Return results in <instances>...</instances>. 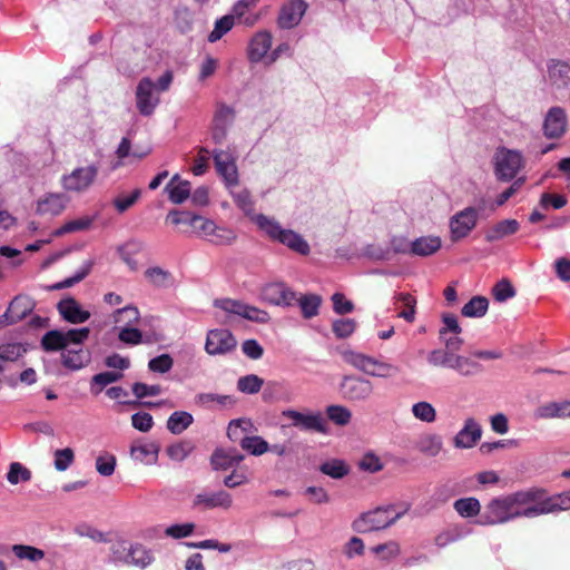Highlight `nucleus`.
<instances>
[{"label": "nucleus", "mask_w": 570, "mask_h": 570, "mask_svg": "<svg viewBox=\"0 0 570 570\" xmlns=\"http://www.w3.org/2000/svg\"><path fill=\"white\" fill-rule=\"evenodd\" d=\"M89 334V327L70 328L68 331L52 330L42 336L41 345L48 352L61 351L63 366L77 371L89 361L88 353L82 347Z\"/></svg>", "instance_id": "obj_1"}, {"label": "nucleus", "mask_w": 570, "mask_h": 570, "mask_svg": "<svg viewBox=\"0 0 570 570\" xmlns=\"http://www.w3.org/2000/svg\"><path fill=\"white\" fill-rule=\"evenodd\" d=\"M533 500L530 492H517L514 494L491 500L482 515L483 524L504 523L519 518V505H525Z\"/></svg>", "instance_id": "obj_2"}, {"label": "nucleus", "mask_w": 570, "mask_h": 570, "mask_svg": "<svg viewBox=\"0 0 570 570\" xmlns=\"http://www.w3.org/2000/svg\"><path fill=\"white\" fill-rule=\"evenodd\" d=\"M254 219L258 227L272 239L286 245L288 248L302 255L308 254L309 245L297 233L291 229L282 228V226L276 220L262 214L257 215Z\"/></svg>", "instance_id": "obj_3"}, {"label": "nucleus", "mask_w": 570, "mask_h": 570, "mask_svg": "<svg viewBox=\"0 0 570 570\" xmlns=\"http://www.w3.org/2000/svg\"><path fill=\"white\" fill-rule=\"evenodd\" d=\"M409 509L410 504H405L402 512L391 515L393 507L389 505L363 513L356 522L358 530L362 532H372L386 529L399 520Z\"/></svg>", "instance_id": "obj_4"}, {"label": "nucleus", "mask_w": 570, "mask_h": 570, "mask_svg": "<svg viewBox=\"0 0 570 570\" xmlns=\"http://www.w3.org/2000/svg\"><path fill=\"white\" fill-rule=\"evenodd\" d=\"M373 392V383L362 376L346 375L340 383V393L350 403H365L372 397Z\"/></svg>", "instance_id": "obj_5"}, {"label": "nucleus", "mask_w": 570, "mask_h": 570, "mask_svg": "<svg viewBox=\"0 0 570 570\" xmlns=\"http://www.w3.org/2000/svg\"><path fill=\"white\" fill-rule=\"evenodd\" d=\"M523 167V157L520 151L499 148L494 155V174L499 180L513 179Z\"/></svg>", "instance_id": "obj_6"}, {"label": "nucleus", "mask_w": 570, "mask_h": 570, "mask_svg": "<svg viewBox=\"0 0 570 570\" xmlns=\"http://www.w3.org/2000/svg\"><path fill=\"white\" fill-rule=\"evenodd\" d=\"M214 305L215 307L224 311L227 315H238L257 323H267L269 321L267 312L255 306L244 304L239 301L230 298L216 299Z\"/></svg>", "instance_id": "obj_7"}, {"label": "nucleus", "mask_w": 570, "mask_h": 570, "mask_svg": "<svg viewBox=\"0 0 570 570\" xmlns=\"http://www.w3.org/2000/svg\"><path fill=\"white\" fill-rule=\"evenodd\" d=\"M479 213L474 207H465L454 214L449 222L452 242L465 238L476 226Z\"/></svg>", "instance_id": "obj_8"}, {"label": "nucleus", "mask_w": 570, "mask_h": 570, "mask_svg": "<svg viewBox=\"0 0 570 570\" xmlns=\"http://www.w3.org/2000/svg\"><path fill=\"white\" fill-rule=\"evenodd\" d=\"M237 340L226 328H215L207 332L205 351L212 356L226 355L236 350Z\"/></svg>", "instance_id": "obj_9"}, {"label": "nucleus", "mask_w": 570, "mask_h": 570, "mask_svg": "<svg viewBox=\"0 0 570 570\" xmlns=\"http://www.w3.org/2000/svg\"><path fill=\"white\" fill-rule=\"evenodd\" d=\"M235 120V109L224 102H218L213 117L210 137L215 144H223Z\"/></svg>", "instance_id": "obj_10"}, {"label": "nucleus", "mask_w": 570, "mask_h": 570, "mask_svg": "<svg viewBox=\"0 0 570 570\" xmlns=\"http://www.w3.org/2000/svg\"><path fill=\"white\" fill-rule=\"evenodd\" d=\"M136 107L142 116H150L154 114L159 104V97L156 95V86L154 81L144 77L136 88Z\"/></svg>", "instance_id": "obj_11"}, {"label": "nucleus", "mask_w": 570, "mask_h": 570, "mask_svg": "<svg viewBox=\"0 0 570 570\" xmlns=\"http://www.w3.org/2000/svg\"><path fill=\"white\" fill-rule=\"evenodd\" d=\"M97 174L98 168L95 165L76 168L62 177V186L68 191H85L94 184Z\"/></svg>", "instance_id": "obj_12"}, {"label": "nucleus", "mask_w": 570, "mask_h": 570, "mask_svg": "<svg viewBox=\"0 0 570 570\" xmlns=\"http://www.w3.org/2000/svg\"><path fill=\"white\" fill-rule=\"evenodd\" d=\"M482 436V428L473 417H465L462 428L453 438V445L460 450L472 449L478 444Z\"/></svg>", "instance_id": "obj_13"}, {"label": "nucleus", "mask_w": 570, "mask_h": 570, "mask_svg": "<svg viewBox=\"0 0 570 570\" xmlns=\"http://www.w3.org/2000/svg\"><path fill=\"white\" fill-rule=\"evenodd\" d=\"M193 507L198 510H228L233 507V498L225 490H218L215 492L204 491L195 495Z\"/></svg>", "instance_id": "obj_14"}, {"label": "nucleus", "mask_w": 570, "mask_h": 570, "mask_svg": "<svg viewBox=\"0 0 570 570\" xmlns=\"http://www.w3.org/2000/svg\"><path fill=\"white\" fill-rule=\"evenodd\" d=\"M282 416L291 420L292 425L296 428L317 432L325 431V422L321 413H304L296 410H285L282 412Z\"/></svg>", "instance_id": "obj_15"}, {"label": "nucleus", "mask_w": 570, "mask_h": 570, "mask_svg": "<svg viewBox=\"0 0 570 570\" xmlns=\"http://www.w3.org/2000/svg\"><path fill=\"white\" fill-rule=\"evenodd\" d=\"M567 129V114L561 107H552L548 110L543 120V134L549 139L563 136Z\"/></svg>", "instance_id": "obj_16"}, {"label": "nucleus", "mask_w": 570, "mask_h": 570, "mask_svg": "<svg viewBox=\"0 0 570 570\" xmlns=\"http://www.w3.org/2000/svg\"><path fill=\"white\" fill-rule=\"evenodd\" d=\"M213 157L215 160L218 174L224 178L228 186H235L238 183L237 168L232 155L226 150H214Z\"/></svg>", "instance_id": "obj_17"}, {"label": "nucleus", "mask_w": 570, "mask_h": 570, "mask_svg": "<svg viewBox=\"0 0 570 570\" xmlns=\"http://www.w3.org/2000/svg\"><path fill=\"white\" fill-rule=\"evenodd\" d=\"M306 11L303 0H291L279 11L277 23L282 29H291L297 26Z\"/></svg>", "instance_id": "obj_18"}, {"label": "nucleus", "mask_w": 570, "mask_h": 570, "mask_svg": "<svg viewBox=\"0 0 570 570\" xmlns=\"http://www.w3.org/2000/svg\"><path fill=\"white\" fill-rule=\"evenodd\" d=\"M262 297L265 302L277 306H289L296 301L295 293L282 283L265 286Z\"/></svg>", "instance_id": "obj_19"}, {"label": "nucleus", "mask_w": 570, "mask_h": 570, "mask_svg": "<svg viewBox=\"0 0 570 570\" xmlns=\"http://www.w3.org/2000/svg\"><path fill=\"white\" fill-rule=\"evenodd\" d=\"M57 307L62 318L71 324H81L90 318V312L72 297L61 299Z\"/></svg>", "instance_id": "obj_20"}, {"label": "nucleus", "mask_w": 570, "mask_h": 570, "mask_svg": "<svg viewBox=\"0 0 570 570\" xmlns=\"http://www.w3.org/2000/svg\"><path fill=\"white\" fill-rule=\"evenodd\" d=\"M33 307L35 303L31 298L27 296H17L9 304L3 317L7 323L13 324L27 317L32 312Z\"/></svg>", "instance_id": "obj_21"}, {"label": "nucleus", "mask_w": 570, "mask_h": 570, "mask_svg": "<svg viewBox=\"0 0 570 570\" xmlns=\"http://www.w3.org/2000/svg\"><path fill=\"white\" fill-rule=\"evenodd\" d=\"M243 460L244 455L236 449H217L210 458V463L214 470H228L237 466Z\"/></svg>", "instance_id": "obj_22"}, {"label": "nucleus", "mask_w": 570, "mask_h": 570, "mask_svg": "<svg viewBox=\"0 0 570 570\" xmlns=\"http://www.w3.org/2000/svg\"><path fill=\"white\" fill-rule=\"evenodd\" d=\"M272 35L266 30L258 31L252 38L248 46V57L253 62L261 61L266 57L267 52L272 47Z\"/></svg>", "instance_id": "obj_23"}, {"label": "nucleus", "mask_w": 570, "mask_h": 570, "mask_svg": "<svg viewBox=\"0 0 570 570\" xmlns=\"http://www.w3.org/2000/svg\"><path fill=\"white\" fill-rule=\"evenodd\" d=\"M159 445L156 442H135L130 446V456L144 464H155L158 460Z\"/></svg>", "instance_id": "obj_24"}, {"label": "nucleus", "mask_w": 570, "mask_h": 570, "mask_svg": "<svg viewBox=\"0 0 570 570\" xmlns=\"http://www.w3.org/2000/svg\"><path fill=\"white\" fill-rule=\"evenodd\" d=\"M570 415V401L548 402L534 411V416L540 420L564 419Z\"/></svg>", "instance_id": "obj_25"}, {"label": "nucleus", "mask_w": 570, "mask_h": 570, "mask_svg": "<svg viewBox=\"0 0 570 570\" xmlns=\"http://www.w3.org/2000/svg\"><path fill=\"white\" fill-rule=\"evenodd\" d=\"M548 77L553 86L567 87L570 83V65L560 60H551L548 65Z\"/></svg>", "instance_id": "obj_26"}, {"label": "nucleus", "mask_w": 570, "mask_h": 570, "mask_svg": "<svg viewBox=\"0 0 570 570\" xmlns=\"http://www.w3.org/2000/svg\"><path fill=\"white\" fill-rule=\"evenodd\" d=\"M519 223L517 219H503L491 226L485 233L488 242H497L507 236L513 235L519 230Z\"/></svg>", "instance_id": "obj_27"}, {"label": "nucleus", "mask_w": 570, "mask_h": 570, "mask_svg": "<svg viewBox=\"0 0 570 570\" xmlns=\"http://www.w3.org/2000/svg\"><path fill=\"white\" fill-rule=\"evenodd\" d=\"M165 190L171 203L181 204L190 196V184L187 180H181L178 175H175L166 185Z\"/></svg>", "instance_id": "obj_28"}, {"label": "nucleus", "mask_w": 570, "mask_h": 570, "mask_svg": "<svg viewBox=\"0 0 570 570\" xmlns=\"http://www.w3.org/2000/svg\"><path fill=\"white\" fill-rule=\"evenodd\" d=\"M442 242L438 236H423L411 242V254L430 256L441 248Z\"/></svg>", "instance_id": "obj_29"}, {"label": "nucleus", "mask_w": 570, "mask_h": 570, "mask_svg": "<svg viewBox=\"0 0 570 570\" xmlns=\"http://www.w3.org/2000/svg\"><path fill=\"white\" fill-rule=\"evenodd\" d=\"M259 0H239L233 7V16L245 26L252 27L259 20L258 13H248Z\"/></svg>", "instance_id": "obj_30"}, {"label": "nucleus", "mask_w": 570, "mask_h": 570, "mask_svg": "<svg viewBox=\"0 0 570 570\" xmlns=\"http://www.w3.org/2000/svg\"><path fill=\"white\" fill-rule=\"evenodd\" d=\"M67 198L62 194H49L38 202L37 210L40 214L58 215L66 207Z\"/></svg>", "instance_id": "obj_31"}, {"label": "nucleus", "mask_w": 570, "mask_h": 570, "mask_svg": "<svg viewBox=\"0 0 570 570\" xmlns=\"http://www.w3.org/2000/svg\"><path fill=\"white\" fill-rule=\"evenodd\" d=\"M254 429V425L248 419H237L229 422L227 428V436L233 442H238L240 444V440L248 436Z\"/></svg>", "instance_id": "obj_32"}, {"label": "nucleus", "mask_w": 570, "mask_h": 570, "mask_svg": "<svg viewBox=\"0 0 570 570\" xmlns=\"http://www.w3.org/2000/svg\"><path fill=\"white\" fill-rule=\"evenodd\" d=\"M400 372L399 366L371 357L367 375L379 379H390Z\"/></svg>", "instance_id": "obj_33"}, {"label": "nucleus", "mask_w": 570, "mask_h": 570, "mask_svg": "<svg viewBox=\"0 0 570 570\" xmlns=\"http://www.w3.org/2000/svg\"><path fill=\"white\" fill-rule=\"evenodd\" d=\"M18 560H27L32 563L40 562L45 559V551L28 544H13L11 548Z\"/></svg>", "instance_id": "obj_34"}, {"label": "nucleus", "mask_w": 570, "mask_h": 570, "mask_svg": "<svg viewBox=\"0 0 570 570\" xmlns=\"http://www.w3.org/2000/svg\"><path fill=\"white\" fill-rule=\"evenodd\" d=\"M320 471L332 479L340 480L348 474L350 468L343 460L331 459L320 465Z\"/></svg>", "instance_id": "obj_35"}, {"label": "nucleus", "mask_w": 570, "mask_h": 570, "mask_svg": "<svg viewBox=\"0 0 570 570\" xmlns=\"http://www.w3.org/2000/svg\"><path fill=\"white\" fill-rule=\"evenodd\" d=\"M489 307V301L484 296L472 297L461 309L465 317H482L485 315Z\"/></svg>", "instance_id": "obj_36"}, {"label": "nucleus", "mask_w": 570, "mask_h": 570, "mask_svg": "<svg viewBox=\"0 0 570 570\" xmlns=\"http://www.w3.org/2000/svg\"><path fill=\"white\" fill-rule=\"evenodd\" d=\"M193 423V415L185 411L174 412L167 420V429L173 434L183 433Z\"/></svg>", "instance_id": "obj_37"}, {"label": "nucleus", "mask_w": 570, "mask_h": 570, "mask_svg": "<svg viewBox=\"0 0 570 570\" xmlns=\"http://www.w3.org/2000/svg\"><path fill=\"white\" fill-rule=\"evenodd\" d=\"M140 315L135 306L118 308L112 313V320L116 325L131 326L139 322Z\"/></svg>", "instance_id": "obj_38"}, {"label": "nucleus", "mask_w": 570, "mask_h": 570, "mask_svg": "<svg viewBox=\"0 0 570 570\" xmlns=\"http://www.w3.org/2000/svg\"><path fill=\"white\" fill-rule=\"evenodd\" d=\"M412 415L423 422V423H434L436 420V410L435 407L426 401H420L412 405L411 407Z\"/></svg>", "instance_id": "obj_39"}, {"label": "nucleus", "mask_w": 570, "mask_h": 570, "mask_svg": "<svg viewBox=\"0 0 570 570\" xmlns=\"http://www.w3.org/2000/svg\"><path fill=\"white\" fill-rule=\"evenodd\" d=\"M198 403L207 407H226L234 405L235 401L230 395L217 393H202L197 396Z\"/></svg>", "instance_id": "obj_40"}, {"label": "nucleus", "mask_w": 570, "mask_h": 570, "mask_svg": "<svg viewBox=\"0 0 570 570\" xmlns=\"http://www.w3.org/2000/svg\"><path fill=\"white\" fill-rule=\"evenodd\" d=\"M454 510L462 518H472L480 513L481 504L475 498H463L459 499L453 504Z\"/></svg>", "instance_id": "obj_41"}, {"label": "nucleus", "mask_w": 570, "mask_h": 570, "mask_svg": "<svg viewBox=\"0 0 570 570\" xmlns=\"http://www.w3.org/2000/svg\"><path fill=\"white\" fill-rule=\"evenodd\" d=\"M94 219L89 216H81L65 223L60 228L53 232L55 236H61L68 233L81 232L90 228Z\"/></svg>", "instance_id": "obj_42"}, {"label": "nucleus", "mask_w": 570, "mask_h": 570, "mask_svg": "<svg viewBox=\"0 0 570 570\" xmlns=\"http://www.w3.org/2000/svg\"><path fill=\"white\" fill-rule=\"evenodd\" d=\"M443 448L441 438L436 434H426L419 442V450L428 456H436Z\"/></svg>", "instance_id": "obj_43"}, {"label": "nucleus", "mask_w": 570, "mask_h": 570, "mask_svg": "<svg viewBox=\"0 0 570 570\" xmlns=\"http://www.w3.org/2000/svg\"><path fill=\"white\" fill-rule=\"evenodd\" d=\"M240 446L252 455H262L269 450L268 443L262 436H245L240 440Z\"/></svg>", "instance_id": "obj_44"}, {"label": "nucleus", "mask_w": 570, "mask_h": 570, "mask_svg": "<svg viewBox=\"0 0 570 570\" xmlns=\"http://www.w3.org/2000/svg\"><path fill=\"white\" fill-rule=\"evenodd\" d=\"M122 379L120 372H102L94 375L91 381V392L98 395L107 385Z\"/></svg>", "instance_id": "obj_45"}, {"label": "nucleus", "mask_w": 570, "mask_h": 570, "mask_svg": "<svg viewBox=\"0 0 570 570\" xmlns=\"http://www.w3.org/2000/svg\"><path fill=\"white\" fill-rule=\"evenodd\" d=\"M94 265H95L94 259L86 261L82 264V266L80 267V269L73 276L68 277V278L63 279L62 282H59V283L52 285L51 288L52 289H61V288L70 287L72 285H75L76 283H79L90 273Z\"/></svg>", "instance_id": "obj_46"}, {"label": "nucleus", "mask_w": 570, "mask_h": 570, "mask_svg": "<svg viewBox=\"0 0 570 570\" xmlns=\"http://www.w3.org/2000/svg\"><path fill=\"white\" fill-rule=\"evenodd\" d=\"M235 17L233 14H226L215 22L213 31L208 35L209 42L218 41L224 35H226L234 26Z\"/></svg>", "instance_id": "obj_47"}, {"label": "nucleus", "mask_w": 570, "mask_h": 570, "mask_svg": "<svg viewBox=\"0 0 570 570\" xmlns=\"http://www.w3.org/2000/svg\"><path fill=\"white\" fill-rule=\"evenodd\" d=\"M295 302L298 303V305L302 309L303 316L305 318H311V317L317 315L322 299L320 296L311 294V295H304L301 298L296 299Z\"/></svg>", "instance_id": "obj_48"}, {"label": "nucleus", "mask_w": 570, "mask_h": 570, "mask_svg": "<svg viewBox=\"0 0 570 570\" xmlns=\"http://www.w3.org/2000/svg\"><path fill=\"white\" fill-rule=\"evenodd\" d=\"M396 299L403 303L404 309L399 313V317L405 320L409 323L414 322L415 320V307H416V299L409 293H399L395 296Z\"/></svg>", "instance_id": "obj_49"}, {"label": "nucleus", "mask_w": 570, "mask_h": 570, "mask_svg": "<svg viewBox=\"0 0 570 570\" xmlns=\"http://www.w3.org/2000/svg\"><path fill=\"white\" fill-rule=\"evenodd\" d=\"M357 466L364 472L376 473L383 470L384 464L381 458L374 452H366L358 460Z\"/></svg>", "instance_id": "obj_50"}, {"label": "nucleus", "mask_w": 570, "mask_h": 570, "mask_svg": "<svg viewBox=\"0 0 570 570\" xmlns=\"http://www.w3.org/2000/svg\"><path fill=\"white\" fill-rule=\"evenodd\" d=\"M328 419L337 425H347L352 419V412L344 405H330L326 409Z\"/></svg>", "instance_id": "obj_51"}, {"label": "nucleus", "mask_w": 570, "mask_h": 570, "mask_svg": "<svg viewBox=\"0 0 570 570\" xmlns=\"http://www.w3.org/2000/svg\"><path fill=\"white\" fill-rule=\"evenodd\" d=\"M26 353V348L20 343H3L0 345V361L16 362Z\"/></svg>", "instance_id": "obj_52"}, {"label": "nucleus", "mask_w": 570, "mask_h": 570, "mask_svg": "<svg viewBox=\"0 0 570 570\" xmlns=\"http://www.w3.org/2000/svg\"><path fill=\"white\" fill-rule=\"evenodd\" d=\"M492 296L499 303H503L515 296V288L510 281L503 278L492 287Z\"/></svg>", "instance_id": "obj_53"}, {"label": "nucleus", "mask_w": 570, "mask_h": 570, "mask_svg": "<svg viewBox=\"0 0 570 570\" xmlns=\"http://www.w3.org/2000/svg\"><path fill=\"white\" fill-rule=\"evenodd\" d=\"M31 479V472L19 462H12L7 473V480L10 484H18L19 482H27Z\"/></svg>", "instance_id": "obj_54"}, {"label": "nucleus", "mask_w": 570, "mask_h": 570, "mask_svg": "<svg viewBox=\"0 0 570 570\" xmlns=\"http://www.w3.org/2000/svg\"><path fill=\"white\" fill-rule=\"evenodd\" d=\"M448 366L452 370L458 371L460 374L464 376H469L473 373L475 363L465 356L451 353Z\"/></svg>", "instance_id": "obj_55"}, {"label": "nucleus", "mask_w": 570, "mask_h": 570, "mask_svg": "<svg viewBox=\"0 0 570 570\" xmlns=\"http://www.w3.org/2000/svg\"><path fill=\"white\" fill-rule=\"evenodd\" d=\"M264 384L263 379L258 377L255 374H249L246 376H242L237 381V389L246 394H255L258 393Z\"/></svg>", "instance_id": "obj_56"}, {"label": "nucleus", "mask_w": 570, "mask_h": 570, "mask_svg": "<svg viewBox=\"0 0 570 570\" xmlns=\"http://www.w3.org/2000/svg\"><path fill=\"white\" fill-rule=\"evenodd\" d=\"M214 230L209 232V236L207 237V240H209L213 244L216 245H225L232 243L236 235L235 233L226 227L217 226L214 223Z\"/></svg>", "instance_id": "obj_57"}, {"label": "nucleus", "mask_w": 570, "mask_h": 570, "mask_svg": "<svg viewBox=\"0 0 570 570\" xmlns=\"http://www.w3.org/2000/svg\"><path fill=\"white\" fill-rule=\"evenodd\" d=\"M343 357L348 364L367 374L371 356L355 351H345Z\"/></svg>", "instance_id": "obj_58"}, {"label": "nucleus", "mask_w": 570, "mask_h": 570, "mask_svg": "<svg viewBox=\"0 0 570 570\" xmlns=\"http://www.w3.org/2000/svg\"><path fill=\"white\" fill-rule=\"evenodd\" d=\"M116 469V456L104 453L96 459V470L102 476H110Z\"/></svg>", "instance_id": "obj_59"}, {"label": "nucleus", "mask_w": 570, "mask_h": 570, "mask_svg": "<svg viewBox=\"0 0 570 570\" xmlns=\"http://www.w3.org/2000/svg\"><path fill=\"white\" fill-rule=\"evenodd\" d=\"M118 338L127 345H138L142 342V333L131 326H119Z\"/></svg>", "instance_id": "obj_60"}, {"label": "nucleus", "mask_w": 570, "mask_h": 570, "mask_svg": "<svg viewBox=\"0 0 570 570\" xmlns=\"http://www.w3.org/2000/svg\"><path fill=\"white\" fill-rule=\"evenodd\" d=\"M332 328L336 337L346 338L354 333L356 322L352 318H340L333 322Z\"/></svg>", "instance_id": "obj_61"}, {"label": "nucleus", "mask_w": 570, "mask_h": 570, "mask_svg": "<svg viewBox=\"0 0 570 570\" xmlns=\"http://www.w3.org/2000/svg\"><path fill=\"white\" fill-rule=\"evenodd\" d=\"M75 454L72 449L66 448L61 450H57L55 452V468L58 471L67 470L71 463L73 462Z\"/></svg>", "instance_id": "obj_62"}, {"label": "nucleus", "mask_w": 570, "mask_h": 570, "mask_svg": "<svg viewBox=\"0 0 570 570\" xmlns=\"http://www.w3.org/2000/svg\"><path fill=\"white\" fill-rule=\"evenodd\" d=\"M195 530V524L191 522L181 524H171L165 529V534L174 539H181L190 535Z\"/></svg>", "instance_id": "obj_63"}, {"label": "nucleus", "mask_w": 570, "mask_h": 570, "mask_svg": "<svg viewBox=\"0 0 570 570\" xmlns=\"http://www.w3.org/2000/svg\"><path fill=\"white\" fill-rule=\"evenodd\" d=\"M146 277L156 286H165L170 279V273L156 266L146 271Z\"/></svg>", "instance_id": "obj_64"}]
</instances>
